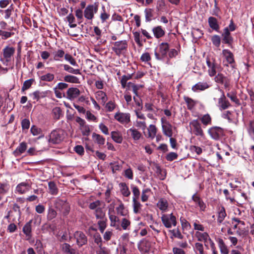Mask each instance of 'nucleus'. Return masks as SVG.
Segmentation results:
<instances>
[{"mask_svg": "<svg viewBox=\"0 0 254 254\" xmlns=\"http://www.w3.org/2000/svg\"><path fill=\"white\" fill-rule=\"evenodd\" d=\"M15 52V49L11 46H7L2 50V56L0 58V61L5 65H8V64Z\"/></svg>", "mask_w": 254, "mask_h": 254, "instance_id": "f257e3e1", "label": "nucleus"}, {"mask_svg": "<svg viewBox=\"0 0 254 254\" xmlns=\"http://www.w3.org/2000/svg\"><path fill=\"white\" fill-rule=\"evenodd\" d=\"M112 50L116 55L120 56L124 54L127 48V42L126 40H121L112 43Z\"/></svg>", "mask_w": 254, "mask_h": 254, "instance_id": "f03ea898", "label": "nucleus"}, {"mask_svg": "<svg viewBox=\"0 0 254 254\" xmlns=\"http://www.w3.org/2000/svg\"><path fill=\"white\" fill-rule=\"evenodd\" d=\"M162 223L167 228H170L172 226H176L177 225L176 217L172 213L171 214L163 213L161 216Z\"/></svg>", "mask_w": 254, "mask_h": 254, "instance_id": "7ed1b4c3", "label": "nucleus"}, {"mask_svg": "<svg viewBox=\"0 0 254 254\" xmlns=\"http://www.w3.org/2000/svg\"><path fill=\"white\" fill-rule=\"evenodd\" d=\"M55 207L64 216L67 215L70 210L69 204L65 201L60 198H57L54 202Z\"/></svg>", "mask_w": 254, "mask_h": 254, "instance_id": "20e7f679", "label": "nucleus"}, {"mask_svg": "<svg viewBox=\"0 0 254 254\" xmlns=\"http://www.w3.org/2000/svg\"><path fill=\"white\" fill-rule=\"evenodd\" d=\"M64 138L62 130H54L49 135V142L53 144H59L63 140Z\"/></svg>", "mask_w": 254, "mask_h": 254, "instance_id": "39448f33", "label": "nucleus"}, {"mask_svg": "<svg viewBox=\"0 0 254 254\" xmlns=\"http://www.w3.org/2000/svg\"><path fill=\"white\" fill-rule=\"evenodd\" d=\"M190 127L192 132L196 136L203 137L204 136L201 124L197 120H193L190 123Z\"/></svg>", "mask_w": 254, "mask_h": 254, "instance_id": "423d86ee", "label": "nucleus"}, {"mask_svg": "<svg viewBox=\"0 0 254 254\" xmlns=\"http://www.w3.org/2000/svg\"><path fill=\"white\" fill-rule=\"evenodd\" d=\"M161 123L163 134L169 137H172L173 136L172 125L165 117L161 118Z\"/></svg>", "mask_w": 254, "mask_h": 254, "instance_id": "0eeeda50", "label": "nucleus"}, {"mask_svg": "<svg viewBox=\"0 0 254 254\" xmlns=\"http://www.w3.org/2000/svg\"><path fill=\"white\" fill-rule=\"evenodd\" d=\"M214 80L216 82L223 85L226 89L230 90L231 79L228 76L219 73L215 76Z\"/></svg>", "mask_w": 254, "mask_h": 254, "instance_id": "6e6552de", "label": "nucleus"}, {"mask_svg": "<svg viewBox=\"0 0 254 254\" xmlns=\"http://www.w3.org/2000/svg\"><path fill=\"white\" fill-rule=\"evenodd\" d=\"M114 118L121 124L126 125L130 122V115L128 113L117 112Z\"/></svg>", "mask_w": 254, "mask_h": 254, "instance_id": "1a4fd4ad", "label": "nucleus"}, {"mask_svg": "<svg viewBox=\"0 0 254 254\" xmlns=\"http://www.w3.org/2000/svg\"><path fill=\"white\" fill-rule=\"evenodd\" d=\"M32 183L30 181H26L18 184L15 189V192L19 194H24L28 191L31 188Z\"/></svg>", "mask_w": 254, "mask_h": 254, "instance_id": "9d476101", "label": "nucleus"}, {"mask_svg": "<svg viewBox=\"0 0 254 254\" xmlns=\"http://www.w3.org/2000/svg\"><path fill=\"white\" fill-rule=\"evenodd\" d=\"M97 11L98 5L96 4L88 5L84 11V17L88 20H92Z\"/></svg>", "mask_w": 254, "mask_h": 254, "instance_id": "9b49d317", "label": "nucleus"}, {"mask_svg": "<svg viewBox=\"0 0 254 254\" xmlns=\"http://www.w3.org/2000/svg\"><path fill=\"white\" fill-rule=\"evenodd\" d=\"M208 132L211 138L215 140H219L224 135L223 129L218 127H213L210 128Z\"/></svg>", "mask_w": 254, "mask_h": 254, "instance_id": "f8f14e48", "label": "nucleus"}, {"mask_svg": "<svg viewBox=\"0 0 254 254\" xmlns=\"http://www.w3.org/2000/svg\"><path fill=\"white\" fill-rule=\"evenodd\" d=\"M219 90L221 93V95L218 100V107L220 110L222 111L228 109L231 104L229 101L227 100L223 91L219 89Z\"/></svg>", "mask_w": 254, "mask_h": 254, "instance_id": "ddd939ff", "label": "nucleus"}, {"mask_svg": "<svg viewBox=\"0 0 254 254\" xmlns=\"http://www.w3.org/2000/svg\"><path fill=\"white\" fill-rule=\"evenodd\" d=\"M74 237L76 239V244L79 247H81L87 243V237L82 232L76 231L74 234Z\"/></svg>", "mask_w": 254, "mask_h": 254, "instance_id": "4468645a", "label": "nucleus"}, {"mask_svg": "<svg viewBox=\"0 0 254 254\" xmlns=\"http://www.w3.org/2000/svg\"><path fill=\"white\" fill-rule=\"evenodd\" d=\"M206 64L208 67V72L209 75L211 77L214 76L216 73V64L214 63V61H211L210 59L207 58Z\"/></svg>", "mask_w": 254, "mask_h": 254, "instance_id": "2eb2a0df", "label": "nucleus"}, {"mask_svg": "<svg viewBox=\"0 0 254 254\" xmlns=\"http://www.w3.org/2000/svg\"><path fill=\"white\" fill-rule=\"evenodd\" d=\"M80 94L79 90L75 87H71L68 89L66 92L67 98L72 100L77 97Z\"/></svg>", "mask_w": 254, "mask_h": 254, "instance_id": "dca6fc26", "label": "nucleus"}, {"mask_svg": "<svg viewBox=\"0 0 254 254\" xmlns=\"http://www.w3.org/2000/svg\"><path fill=\"white\" fill-rule=\"evenodd\" d=\"M192 199L195 204L199 207L200 210L204 211L206 208V205L196 193L192 196Z\"/></svg>", "mask_w": 254, "mask_h": 254, "instance_id": "f3484780", "label": "nucleus"}, {"mask_svg": "<svg viewBox=\"0 0 254 254\" xmlns=\"http://www.w3.org/2000/svg\"><path fill=\"white\" fill-rule=\"evenodd\" d=\"M209 86L206 82H199L192 87L191 90L193 92L203 91L208 88Z\"/></svg>", "mask_w": 254, "mask_h": 254, "instance_id": "a211bd4d", "label": "nucleus"}, {"mask_svg": "<svg viewBox=\"0 0 254 254\" xmlns=\"http://www.w3.org/2000/svg\"><path fill=\"white\" fill-rule=\"evenodd\" d=\"M95 97L103 105L105 104L108 100L106 94L101 90H99L95 93Z\"/></svg>", "mask_w": 254, "mask_h": 254, "instance_id": "6ab92c4d", "label": "nucleus"}, {"mask_svg": "<svg viewBox=\"0 0 254 254\" xmlns=\"http://www.w3.org/2000/svg\"><path fill=\"white\" fill-rule=\"evenodd\" d=\"M156 205L162 213H164L167 211L168 202L166 199L161 198L158 200Z\"/></svg>", "mask_w": 254, "mask_h": 254, "instance_id": "aec40b11", "label": "nucleus"}, {"mask_svg": "<svg viewBox=\"0 0 254 254\" xmlns=\"http://www.w3.org/2000/svg\"><path fill=\"white\" fill-rule=\"evenodd\" d=\"M27 147V143L25 142H21L16 149L13 151V154L15 156H19L24 153Z\"/></svg>", "mask_w": 254, "mask_h": 254, "instance_id": "412c9836", "label": "nucleus"}, {"mask_svg": "<svg viewBox=\"0 0 254 254\" xmlns=\"http://www.w3.org/2000/svg\"><path fill=\"white\" fill-rule=\"evenodd\" d=\"M223 42L230 45L233 41V38L230 35V32L228 27H226L224 29V33L222 34Z\"/></svg>", "mask_w": 254, "mask_h": 254, "instance_id": "4be33fe9", "label": "nucleus"}, {"mask_svg": "<svg viewBox=\"0 0 254 254\" xmlns=\"http://www.w3.org/2000/svg\"><path fill=\"white\" fill-rule=\"evenodd\" d=\"M92 137L95 143H97L99 146H101L105 144V138L102 135L94 132L92 133Z\"/></svg>", "mask_w": 254, "mask_h": 254, "instance_id": "5701e85b", "label": "nucleus"}, {"mask_svg": "<svg viewBox=\"0 0 254 254\" xmlns=\"http://www.w3.org/2000/svg\"><path fill=\"white\" fill-rule=\"evenodd\" d=\"M47 95V92L40 91L37 90L29 94V96L33 100H39L40 98H43Z\"/></svg>", "mask_w": 254, "mask_h": 254, "instance_id": "b1692460", "label": "nucleus"}, {"mask_svg": "<svg viewBox=\"0 0 254 254\" xmlns=\"http://www.w3.org/2000/svg\"><path fill=\"white\" fill-rule=\"evenodd\" d=\"M62 250L65 254H77L76 250L72 248L67 243H64L62 246Z\"/></svg>", "mask_w": 254, "mask_h": 254, "instance_id": "393cba45", "label": "nucleus"}, {"mask_svg": "<svg viewBox=\"0 0 254 254\" xmlns=\"http://www.w3.org/2000/svg\"><path fill=\"white\" fill-rule=\"evenodd\" d=\"M222 54L225 57L226 61L230 64L234 63V56L232 53L229 50H223Z\"/></svg>", "mask_w": 254, "mask_h": 254, "instance_id": "a878e982", "label": "nucleus"}, {"mask_svg": "<svg viewBox=\"0 0 254 254\" xmlns=\"http://www.w3.org/2000/svg\"><path fill=\"white\" fill-rule=\"evenodd\" d=\"M112 139L117 143H121L123 141V137L121 133L118 131H113L111 133Z\"/></svg>", "mask_w": 254, "mask_h": 254, "instance_id": "bb28decb", "label": "nucleus"}, {"mask_svg": "<svg viewBox=\"0 0 254 254\" xmlns=\"http://www.w3.org/2000/svg\"><path fill=\"white\" fill-rule=\"evenodd\" d=\"M127 133L130 134L131 136L134 140H139L141 136V133L137 129L133 127L128 129Z\"/></svg>", "mask_w": 254, "mask_h": 254, "instance_id": "cd10ccee", "label": "nucleus"}, {"mask_svg": "<svg viewBox=\"0 0 254 254\" xmlns=\"http://www.w3.org/2000/svg\"><path fill=\"white\" fill-rule=\"evenodd\" d=\"M226 216L225 209L223 206L219 208L217 216V222L219 224H221Z\"/></svg>", "mask_w": 254, "mask_h": 254, "instance_id": "c85d7f7f", "label": "nucleus"}, {"mask_svg": "<svg viewBox=\"0 0 254 254\" xmlns=\"http://www.w3.org/2000/svg\"><path fill=\"white\" fill-rule=\"evenodd\" d=\"M32 222V220H30L25 224L22 229L23 232L27 237H30L31 236Z\"/></svg>", "mask_w": 254, "mask_h": 254, "instance_id": "c756f323", "label": "nucleus"}, {"mask_svg": "<svg viewBox=\"0 0 254 254\" xmlns=\"http://www.w3.org/2000/svg\"><path fill=\"white\" fill-rule=\"evenodd\" d=\"M148 134L147 138L153 139L156 135L157 129L155 125H150L147 128Z\"/></svg>", "mask_w": 254, "mask_h": 254, "instance_id": "7c9ffc66", "label": "nucleus"}, {"mask_svg": "<svg viewBox=\"0 0 254 254\" xmlns=\"http://www.w3.org/2000/svg\"><path fill=\"white\" fill-rule=\"evenodd\" d=\"M195 236L199 241H204V242H207L209 238V236L206 232H200L197 231L195 233Z\"/></svg>", "mask_w": 254, "mask_h": 254, "instance_id": "2f4dec72", "label": "nucleus"}, {"mask_svg": "<svg viewBox=\"0 0 254 254\" xmlns=\"http://www.w3.org/2000/svg\"><path fill=\"white\" fill-rule=\"evenodd\" d=\"M132 202L133 212L135 214L139 213L141 210L142 205L138 201V199H135L134 198H133Z\"/></svg>", "mask_w": 254, "mask_h": 254, "instance_id": "473e14b6", "label": "nucleus"}, {"mask_svg": "<svg viewBox=\"0 0 254 254\" xmlns=\"http://www.w3.org/2000/svg\"><path fill=\"white\" fill-rule=\"evenodd\" d=\"M208 23H209V26L213 30H216V31H218L219 28V25L218 24V22H217V19L214 17H210L209 18H208Z\"/></svg>", "mask_w": 254, "mask_h": 254, "instance_id": "72a5a7b5", "label": "nucleus"}, {"mask_svg": "<svg viewBox=\"0 0 254 254\" xmlns=\"http://www.w3.org/2000/svg\"><path fill=\"white\" fill-rule=\"evenodd\" d=\"M152 31L154 36L157 38L162 37L165 34L164 31L162 29L160 26H158L156 27H154Z\"/></svg>", "mask_w": 254, "mask_h": 254, "instance_id": "f704fd0d", "label": "nucleus"}, {"mask_svg": "<svg viewBox=\"0 0 254 254\" xmlns=\"http://www.w3.org/2000/svg\"><path fill=\"white\" fill-rule=\"evenodd\" d=\"M64 69L65 71H67L69 73H72L74 74H81L80 69L78 68H73L71 66L68 64L63 65Z\"/></svg>", "mask_w": 254, "mask_h": 254, "instance_id": "c9c22d12", "label": "nucleus"}, {"mask_svg": "<svg viewBox=\"0 0 254 254\" xmlns=\"http://www.w3.org/2000/svg\"><path fill=\"white\" fill-rule=\"evenodd\" d=\"M64 51L63 49H59L53 53L54 60L55 61H60L61 59L64 57Z\"/></svg>", "mask_w": 254, "mask_h": 254, "instance_id": "e433bc0d", "label": "nucleus"}, {"mask_svg": "<svg viewBox=\"0 0 254 254\" xmlns=\"http://www.w3.org/2000/svg\"><path fill=\"white\" fill-rule=\"evenodd\" d=\"M218 246L220 249V252L222 254H228L229 250L225 244L223 240L219 239L218 240Z\"/></svg>", "mask_w": 254, "mask_h": 254, "instance_id": "4c0bfd02", "label": "nucleus"}, {"mask_svg": "<svg viewBox=\"0 0 254 254\" xmlns=\"http://www.w3.org/2000/svg\"><path fill=\"white\" fill-rule=\"evenodd\" d=\"M169 45L166 43H162L159 46V52L163 57H165L169 50Z\"/></svg>", "mask_w": 254, "mask_h": 254, "instance_id": "58836bf2", "label": "nucleus"}, {"mask_svg": "<svg viewBox=\"0 0 254 254\" xmlns=\"http://www.w3.org/2000/svg\"><path fill=\"white\" fill-rule=\"evenodd\" d=\"M199 119L203 125L205 126L211 124V118L208 114L203 115Z\"/></svg>", "mask_w": 254, "mask_h": 254, "instance_id": "ea45409f", "label": "nucleus"}, {"mask_svg": "<svg viewBox=\"0 0 254 254\" xmlns=\"http://www.w3.org/2000/svg\"><path fill=\"white\" fill-rule=\"evenodd\" d=\"M48 187L49 192L52 195H56L58 192V189L56 184L52 181L49 182Z\"/></svg>", "mask_w": 254, "mask_h": 254, "instance_id": "a19ab883", "label": "nucleus"}, {"mask_svg": "<svg viewBox=\"0 0 254 254\" xmlns=\"http://www.w3.org/2000/svg\"><path fill=\"white\" fill-rule=\"evenodd\" d=\"M96 218L98 219L103 220L105 219V212L103 210V208L101 207L97 208L94 213Z\"/></svg>", "mask_w": 254, "mask_h": 254, "instance_id": "79ce46f5", "label": "nucleus"}, {"mask_svg": "<svg viewBox=\"0 0 254 254\" xmlns=\"http://www.w3.org/2000/svg\"><path fill=\"white\" fill-rule=\"evenodd\" d=\"M65 81L72 83H79V79L76 76L71 75H67L64 77Z\"/></svg>", "mask_w": 254, "mask_h": 254, "instance_id": "37998d69", "label": "nucleus"}, {"mask_svg": "<svg viewBox=\"0 0 254 254\" xmlns=\"http://www.w3.org/2000/svg\"><path fill=\"white\" fill-rule=\"evenodd\" d=\"M120 186L121 187V191L122 194L124 196H128L130 194V192L127 185L125 183H121Z\"/></svg>", "mask_w": 254, "mask_h": 254, "instance_id": "c03bdc74", "label": "nucleus"}, {"mask_svg": "<svg viewBox=\"0 0 254 254\" xmlns=\"http://www.w3.org/2000/svg\"><path fill=\"white\" fill-rule=\"evenodd\" d=\"M62 111L61 109L59 107H56L52 110L53 117L54 119L58 120L60 119L62 115Z\"/></svg>", "mask_w": 254, "mask_h": 254, "instance_id": "a18cd8bd", "label": "nucleus"}, {"mask_svg": "<svg viewBox=\"0 0 254 254\" xmlns=\"http://www.w3.org/2000/svg\"><path fill=\"white\" fill-rule=\"evenodd\" d=\"M150 248V243L147 241H143L140 244L139 248L140 250L144 252H149Z\"/></svg>", "mask_w": 254, "mask_h": 254, "instance_id": "49530a36", "label": "nucleus"}, {"mask_svg": "<svg viewBox=\"0 0 254 254\" xmlns=\"http://www.w3.org/2000/svg\"><path fill=\"white\" fill-rule=\"evenodd\" d=\"M184 100L187 104L188 109L190 110H192L196 104V102L188 97H185Z\"/></svg>", "mask_w": 254, "mask_h": 254, "instance_id": "de8ad7c7", "label": "nucleus"}, {"mask_svg": "<svg viewBox=\"0 0 254 254\" xmlns=\"http://www.w3.org/2000/svg\"><path fill=\"white\" fill-rule=\"evenodd\" d=\"M55 78V75L53 73H48L40 77V80L42 81L51 82Z\"/></svg>", "mask_w": 254, "mask_h": 254, "instance_id": "09e8293b", "label": "nucleus"}, {"mask_svg": "<svg viewBox=\"0 0 254 254\" xmlns=\"http://www.w3.org/2000/svg\"><path fill=\"white\" fill-rule=\"evenodd\" d=\"M180 221L183 230L188 231L190 229L191 226L190 224L185 218L181 217Z\"/></svg>", "mask_w": 254, "mask_h": 254, "instance_id": "8fccbe9b", "label": "nucleus"}, {"mask_svg": "<svg viewBox=\"0 0 254 254\" xmlns=\"http://www.w3.org/2000/svg\"><path fill=\"white\" fill-rule=\"evenodd\" d=\"M64 59L67 61L71 65L74 66H78V65L77 64L75 60L70 54H66L64 56Z\"/></svg>", "mask_w": 254, "mask_h": 254, "instance_id": "3c124183", "label": "nucleus"}, {"mask_svg": "<svg viewBox=\"0 0 254 254\" xmlns=\"http://www.w3.org/2000/svg\"><path fill=\"white\" fill-rule=\"evenodd\" d=\"M131 188L132 189V191L133 195L132 199L134 198L135 199H138L140 193L139 189L137 187L133 185H132L131 186Z\"/></svg>", "mask_w": 254, "mask_h": 254, "instance_id": "603ef678", "label": "nucleus"}, {"mask_svg": "<svg viewBox=\"0 0 254 254\" xmlns=\"http://www.w3.org/2000/svg\"><path fill=\"white\" fill-rule=\"evenodd\" d=\"M194 249L196 254H197V252H198L199 254H204L203 245L200 243H196L195 244Z\"/></svg>", "mask_w": 254, "mask_h": 254, "instance_id": "864d4df0", "label": "nucleus"}, {"mask_svg": "<svg viewBox=\"0 0 254 254\" xmlns=\"http://www.w3.org/2000/svg\"><path fill=\"white\" fill-rule=\"evenodd\" d=\"M107 219L100 220L98 222V225L99 226V229L101 233H103L105 229L107 227L106 225Z\"/></svg>", "mask_w": 254, "mask_h": 254, "instance_id": "5fc2aeb1", "label": "nucleus"}, {"mask_svg": "<svg viewBox=\"0 0 254 254\" xmlns=\"http://www.w3.org/2000/svg\"><path fill=\"white\" fill-rule=\"evenodd\" d=\"M133 37L135 42L138 45V46L141 47L142 46V43L140 40V35L139 32L135 31L133 32Z\"/></svg>", "mask_w": 254, "mask_h": 254, "instance_id": "6e6d98bb", "label": "nucleus"}, {"mask_svg": "<svg viewBox=\"0 0 254 254\" xmlns=\"http://www.w3.org/2000/svg\"><path fill=\"white\" fill-rule=\"evenodd\" d=\"M67 20L69 24V26L71 28H74L76 26V24L74 23L75 22V18L74 15L70 13L66 17Z\"/></svg>", "mask_w": 254, "mask_h": 254, "instance_id": "4d7b16f0", "label": "nucleus"}, {"mask_svg": "<svg viewBox=\"0 0 254 254\" xmlns=\"http://www.w3.org/2000/svg\"><path fill=\"white\" fill-rule=\"evenodd\" d=\"M33 81H34L33 79H30L25 81L24 82L23 86L22 87V90L25 91V90L29 89L31 87Z\"/></svg>", "mask_w": 254, "mask_h": 254, "instance_id": "13d9d810", "label": "nucleus"}, {"mask_svg": "<svg viewBox=\"0 0 254 254\" xmlns=\"http://www.w3.org/2000/svg\"><path fill=\"white\" fill-rule=\"evenodd\" d=\"M146 21H150L153 17V10L151 9H146L144 11Z\"/></svg>", "mask_w": 254, "mask_h": 254, "instance_id": "bf43d9fd", "label": "nucleus"}, {"mask_svg": "<svg viewBox=\"0 0 254 254\" xmlns=\"http://www.w3.org/2000/svg\"><path fill=\"white\" fill-rule=\"evenodd\" d=\"M150 191V190L148 189H144L142 191L141 198L142 202H145L147 201L149 197V195L147 194V193Z\"/></svg>", "mask_w": 254, "mask_h": 254, "instance_id": "052dcab7", "label": "nucleus"}, {"mask_svg": "<svg viewBox=\"0 0 254 254\" xmlns=\"http://www.w3.org/2000/svg\"><path fill=\"white\" fill-rule=\"evenodd\" d=\"M190 150L191 153H196L197 155H200L202 152L201 148L195 145H190Z\"/></svg>", "mask_w": 254, "mask_h": 254, "instance_id": "680f3d73", "label": "nucleus"}, {"mask_svg": "<svg viewBox=\"0 0 254 254\" xmlns=\"http://www.w3.org/2000/svg\"><path fill=\"white\" fill-rule=\"evenodd\" d=\"M211 41L214 45L218 47L220 46L221 43L220 37L218 35H214L211 38Z\"/></svg>", "mask_w": 254, "mask_h": 254, "instance_id": "e2e57ef3", "label": "nucleus"}, {"mask_svg": "<svg viewBox=\"0 0 254 254\" xmlns=\"http://www.w3.org/2000/svg\"><path fill=\"white\" fill-rule=\"evenodd\" d=\"M136 127L139 128L141 129L142 130H145L146 128V124L145 120L136 121Z\"/></svg>", "mask_w": 254, "mask_h": 254, "instance_id": "0e129e2a", "label": "nucleus"}, {"mask_svg": "<svg viewBox=\"0 0 254 254\" xmlns=\"http://www.w3.org/2000/svg\"><path fill=\"white\" fill-rule=\"evenodd\" d=\"M101 205V201L97 200L95 201L92 202L89 204V208L92 210H96L97 208L100 207Z\"/></svg>", "mask_w": 254, "mask_h": 254, "instance_id": "69168bd1", "label": "nucleus"}, {"mask_svg": "<svg viewBox=\"0 0 254 254\" xmlns=\"http://www.w3.org/2000/svg\"><path fill=\"white\" fill-rule=\"evenodd\" d=\"M151 57L149 53L146 52L142 54L140 57V60L142 62L148 63L151 60Z\"/></svg>", "mask_w": 254, "mask_h": 254, "instance_id": "338daca9", "label": "nucleus"}, {"mask_svg": "<svg viewBox=\"0 0 254 254\" xmlns=\"http://www.w3.org/2000/svg\"><path fill=\"white\" fill-rule=\"evenodd\" d=\"M57 212L53 208H50L48 211L47 218L49 220H52L57 216Z\"/></svg>", "mask_w": 254, "mask_h": 254, "instance_id": "774afa93", "label": "nucleus"}]
</instances>
